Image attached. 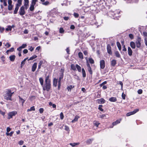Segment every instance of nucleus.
Returning <instances> with one entry per match:
<instances>
[{
  "label": "nucleus",
  "instance_id": "obj_1",
  "mask_svg": "<svg viewBox=\"0 0 147 147\" xmlns=\"http://www.w3.org/2000/svg\"><path fill=\"white\" fill-rule=\"evenodd\" d=\"M43 90H46L49 91L51 88V80L49 79V76L46 77L45 79V85L42 86Z\"/></svg>",
  "mask_w": 147,
  "mask_h": 147
},
{
  "label": "nucleus",
  "instance_id": "obj_2",
  "mask_svg": "<svg viewBox=\"0 0 147 147\" xmlns=\"http://www.w3.org/2000/svg\"><path fill=\"white\" fill-rule=\"evenodd\" d=\"M13 93V92H11L10 90H7L6 91V94L4 95L5 98L7 100H12L11 99V97Z\"/></svg>",
  "mask_w": 147,
  "mask_h": 147
},
{
  "label": "nucleus",
  "instance_id": "obj_3",
  "mask_svg": "<svg viewBox=\"0 0 147 147\" xmlns=\"http://www.w3.org/2000/svg\"><path fill=\"white\" fill-rule=\"evenodd\" d=\"M22 0H18L17 1L18 3L16 5V7L13 13L14 14H16L17 13L19 7L22 5Z\"/></svg>",
  "mask_w": 147,
  "mask_h": 147
},
{
  "label": "nucleus",
  "instance_id": "obj_4",
  "mask_svg": "<svg viewBox=\"0 0 147 147\" xmlns=\"http://www.w3.org/2000/svg\"><path fill=\"white\" fill-rule=\"evenodd\" d=\"M141 38L140 37H138L137 38V39L136 41L135 42V43L136 45V46L138 48H140L141 46Z\"/></svg>",
  "mask_w": 147,
  "mask_h": 147
},
{
  "label": "nucleus",
  "instance_id": "obj_5",
  "mask_svg": "<svg viewBox=\"0 0 147 147\" xmlns=\"http://www.w3.org/2000/svg\"><path fill=\"white\" fill-rule=\"evenodd\" d=\"M17 114V112L15 111H13L9 112L8 113V118L10 119L13 116H15Z\"/></svg>",
  "mask_w": 147,
  "mask_h": 147
},
{
  "label": "nucleus",
  "instance_id": "obj_6",
  "mask_svg": "<svg viewBox=\"0 0 147 147\" xmlns=\"http://www.w3.org/2000/svg\"><path fill=\"white\" fill-rule=\"evenodd\" d=\"M85 59H86V61H87V62H86L87 63V66L88 67V68H87L88 70V71H89V72L91 74H92V70L90 66V65L88 62V59H87V57H86Z\"/></svg>",
  "mask_w": 147,
  "mask_h": 147
},
{
  "label": "nucleus",
  "instance_id": "obj_7",
  "mask_svg": "<svg viewBox=\"0 0 147 147\" xmlns=\"http://www.w3.org/2000/svg\"><path fill=\"white\" fill-rule=\"evenodd\" d=\"M20 14L21 16H23L25 14L24 7L23 6H22L20 10Z\"/></svg>",
  "mask_w": 147,
  "mask_h": 147
},
{
  "label": "nucleus",
  "instance_id": "obj_8",
  "mask_svg": "<svg viewBox=\"0 0 147 147\" xmlns=\"http://www.w3.org/2000/svg\"><path fill=\"white\" fill-rule=\"evenodd\" d=\"M139 110L138 109H135L133 111H131L127 113V114L126 115L127 116H129L131 115L134 114L136 112H138L139 111Z\"/></svg>",
  "mask_w": 147,
  "mask_h": 147
},
{
  "label": "nucleus",
  "instance_id": "obj_9",
  "mask_svg": "<svg viewBox=\"0 0 147 147\" xmlns=\"http://www.w3.org/2000/svg\"><path fill=\"white\" fill-rule=\"evenodd\" d=\"M61 73L60 75L59 79L58 82H61V79H63V76L64 69H61Z\"/></svg>",
  "mask_w": 147,
  "mask_h": 147
},
{
  "label": "nucleus",
  "instance_id": "obj_10",
  "mask_svg": "<svg viewBox=\"0 0 147 147\" xmlns=\"http://www.w3.org/2000/svg\"><path fill=\"white\" fill-rule=\"evenodd\" d=\"M100 68L103 69L105 66V62L104 60H101L100 62Z\"/></svg>",
  "mask_w": 147,
  "mask_h": 147
},
{
  "label": "nucleus",
  "instance_id": "obj_11",
  "mask_svg": "<svg viewBox=\"0 0 147 147\" xmlns=\"http://www.w3.org/2000/svg\"><path fill=\"white\" fill-rule=\"evenodd\" d=\"M117 13L118 14H119L118 11H114V12H113L112 11H110L108 13V14H109V15H110V16H114V15H115Z\"/></svg>",
  "mask_w": 147,
  "mask_h": 147
},
{
  "label": "nucleus",
  "instance_id": "obj_12",
  "mask_svg": "<svg viewBox=\"0 0 147 147\" xmlns=\"http://www.w3.org/2000/svg\"><path fill=\"white\" fill-rule=\"evenodd\" d=\"M121 121V119H119V120H117L113 122L112 123V126H110V128H112L113 127V126L114 125H116L117 124L119 123L120 122V121Z\"/></svg>",
  "mask_w": 147,
  "mask_h": 147
},
{
  "label": "nucleus",
  "instance_id": "obj_13",
  "mask_svg": "<svg viewBox=\"0 0 147 147\" xmlns=\"http://www.w3.org/2000/svg\"><path fill=\"white\" fill-rule=\"evenodd\" d=\"M107 49L108 53L111 55L112 54V52L111 51V47L109 45H108L107 46Z\"/></svg>",
  "mask_w": 147,
  "mask_h": 147
},
{
  "label": "nucleus",
  "instance_id": "obj_14",
  "mask_svg": "<svg viewBox=\"0 0 147 147\" xmlns=\"http://www.w3.org/2000/svg\"><path fill=\"white\" fill-rule=\"evenodd\" d=\"M37 64L36 63H35L32 65V71L34 72L35 71L37 67Z\"/></svg>",
  "mask_w": 147,
  "mask_h": 147
},
{
  "label": "nucleus",
  "instance_id": "obj_15",
  "mask_svg": "<svg viewBox=\"0 0 147 147\" xmlns=\"http://www.w3.org/2000/svg\"><path fill=\"white\" fill-rule=\"evenodd\" d=\"M16 58V56L14 55H11L9 57L10 60L11 61L13 62Z\"/></svg>",
  "mask_w": 147,
  "mask_h": 147
},
{
  "label": "nucleus",
  "instance_id": "obj_16",
  "mask_svg": "<svg viewBox=\"0 0 147 147\" xmlns=\"http://www.w3.org/2000/svg\"><path fill=\"white\" fill-rule=\"evenodd\" d=\"M105 102V100L103 98H101L98 100V102L99 104H103Z\"/></svg>",
  "mask_w": 147,
  "mask_h": 147
},
{
  "label": "nucleus",
  "instance_id": "obj_17",
  "mask_svg": "<svg viewBox=\"0 0 147 147\" xmlns=\"http://www.w3.org/2000/svg\"><path fill=\"white\" fill-rule=\"evenodd\" d=\"M128 55L130 56H131L132 54V51L131 49L129 47H128Z\"/></svg>",
  "mask_w": 147,
  "mask_h": 147
},
{
  "label": "nucleus",
  "instance_id": "obj_18",
  "mask_svg": "<svg viewBox=\"0 0 147 147\" xmlns=\"http://www.w3.org/2000/svg\"><path fill=\"white\" fill-rule=\"evenodd\" d=\"M57 79L55 78L53 79V85L55 87H56L57 86Z\"/></svg>",
  "mask_w": 147,
  "mask_h": 147
},
{
  "label": "nucleus",
  "instance_id": "obj_19",
  "mask_svg": "<svg viewBox=\"0 0 147 147\" xmlns=\"http://www.w3.org/2000/svg\"><path fill=\"white\" fill-rule=\"evenodd\" d=\"M130 45L131 47L133 49L135 48V44L133 42H131L130 43Z\"/></svg>",
  "mask_w": 147,
  "mask_h": 147
},
{
  "label": "nucleus",
  "instance_id": "obj_20",
  "mask_svg": "<svg viewBox=\"0 0 147 147\" xmlns=\"http://www.w3.org/2000/svg\"><path fill=\"white\" fill-rule=\"evenodd\" d=\"M79 118V117L78 116H76L74 119L72 121V123H74L78 121V119Z\"/></svg>",
  "mask_w": 147,
  "mask_h": 147
},
{
  "label": "nucleus",
  "instance_id": "obj_21",
  "mask_svg": "<svg viewBox=\"0 0 147 147\" xmlns=\"http://www.w3.org/2000/svg\"><path fill=\"white\" fill-rule=\"evenodd\" d=\"M109 100L111 102H114L117 100V99L116 97H112L109 99Z\"/></svg>",
  "mask_w": 147,
  "mask_h": 147
},
{
  "label": "nucleus",
  "instance_id": "obj_22",
  "mask_svg": "<svg viewBox=\"0 0 147 147\" xmlns=\"http://www.w3.org/2000/svg\"><path fill=\"white\" fill-rule=\"evenodd\" d=\"M116 63V61L115 60L113 59L111 61V64L113 66H114Z\"/></svg>",
  "mask_w": 147,
  "mask_h": 147
},
{
  "label": "nucleus",
  "instance_id": "obj_23",
  "mask_svg": "<svg viewBox=\"0 0 147 147\" xmlns=\"http://www.w3.org/2000/svg\"><path fill=\"white\" fill-rule=\"evenodd\" d=\"M82 73L83 77L85 78L86 77V74L84 68L82 69Z\"/></svg>",
  "mask_w": 147,
  "mask_h": 147
},
{
  "label": "nucleus",
  "instance_id": "obj_24",
  "mask_svg": "<svg viewBox=\"0 0 147 147\" xmlns=\"http://www.w3.org/2000/svg\"><path fill=\"white\" fill-rule=\"evenodd\" d=\"M35 5L31 3V4L30 7V11H32L34 9V6Z\"/></svg>",
  "mask_w": 147,
  "mask_h": 147
},
{
  "label": "nucleus",
  "instance_id": "obj_25",
  "mask_svg": "<svg viewBox=\"0 0 147 147\" xmlns=\"http://www.w3.org/2000/svg\"><path fill=\"white\" fill-rule=\"evenodd\" d=\"M93 140V139H88L86 141V143L87 144H90L92 143Z\"/></svg>",
  "mask_w": 147,
  "mask_h": 147
},
{
  "label": "nucleus",
  "instance_id": "obj_26",
  "mask_svg": "<svg viewBox=\"0 0 147 147\" xmlns=\"http://www.w3.org/2000/svg\"><path fill=\"white\" fill-rule=\"evenodd\" d=\"M18 97L20 101L22 103V105H23L25 100H24L23 98H22L20 96H19Z\"/></svg>",
  "mask_w": 147,
  "mask_h": 147
},
{
  "label": "nucleus",
  "instance_id": "obj_27",
  "mask_svg": "<svg viewBox=\"0 0 147 147\" xmlns=\"http://www.w3.org/2000/svg\"><path fill=\"white\" fill-rule=\"evenodd\" d=\"M94 125L96 126V127H98L99 125L100 124V123L99 122L96 121H94L93 122Z\"/></svg>",
  "mask_w": 147,
  "mask_h": 147
},
{
  "label": "nucleus",
  "instance_id": "obj_28",
  "mask_svg": "<svg viewBox=\"0 0 147 147\" xmlns=\"http://www.w3.org/2000/svg\"><path fill=\"white\" fill-rule=\"evenodd\" d=\"M117 45L119 50L120 51L121 49V46L120 43L118 42H117Z\"/></svg>",
  "mask_w": 147,
  "mask_h": 147
},
{
  "label": "nucleus",
  "instance_id": "obj_29",
  "mask_svg": "<svg viewBox=\"0 0 147 147\" xmlns=\"http://www.w3.org/2000/svg\"><path fill=\"white\" fill-rule=\"evenodd\" d=\"M79 57L81 59H83V56L82 53L81 52H80L78 54Z\"/></svg>",
  "mask_w": 147,
  "mask_h": 147
},
{
  "label": "nucleus",
  "instance_id": "obj_30",
  "mask_svg": "<svg viewBox=\"0 0 147 147\" xmlns=\"http://www.w3.org/2000/svg\"><path fill=\"white\" fill-rule=\"evenodd\" d=\"M71 69L74 71H75L76 70V66H75L73 64H72L71 65Z\"/></svg>",
  "mask_w": 147,
  "mask_h": 147
},
{
  "label": "nucleus",
  "instance_id": "obj_31",
  "mask_svg": "<svg viewBox=\"0 0 147 147\" xmlns=\"http://www.w3.org/2000/svg\"><path fill=\"white\" fill-rule=\"evenodd\" d=\"M76 68H77L78 71L79 72H80L81 71V67L78 64L76 65Z\"/></svg>",
  "mask_w": 147,
  "mask_h": 147
},
{
  "label": "nucleus",
  "instance_id": "obj_32",
  "mask_svg": "<svg viewBox=\"0 0 147 147\" xmlns=\"http://www.w3.org/2000/svg\"><path fill=\"white\" fill-rule=\"evenodd\" d=\"M39 81H40V84L42 86H43V79L42 78H39Z\"/></svg>",
  "mask_w": 147,
  "mask_h": 147
},
{
  "label": "nucleus",
  "instance_id": "obj_33",
  "mask_svg": "<svg viewBox=\"0 0 147 147\" xmlns=\"http://www.w3.org/2000/svg\"><path fill=\"white\" fill-rule=\"evenodd\" d=\"M115 54L116 55V56L118 57V58H119L120 57V55L119 54V52H118V51H116L115 52Z\"/></svg>",
  "mask_w": 147,
  "mask_h": 147
},
{
  "label": "nucleus",
  "instance_id": "obj_34",
  "mask_svg": "<svg viewBox=\"0 0 147 147\" xmlns=\"http://www.w3.org/2000/svg\"><path fill=\"white\" fill-rule=\"evenodd\" d=\"M35 109L34 106H32L30 108V109H28L27 110V111L28 112L30 111H34Z\"/></svg>",
  "mask_w": 147,
  "mask_h": 147
},
{
  "label": "nucleus",
  "instance_id": "obj_35",
  "mask_svg": "<svg viewBox=\"0 0 147 147\" xmlns=\"http://www.w3.org/2000/svg\"><path fill=\"white\" fill-rule=\"evenodd\" d=\"M74 87V86H72V85H70L68 87H67V89L68 90V91H71V89H72Z\"/></svg>",
  "mask_w": 147,
  "mask_h": 147
},
{
  "label": "nucleus",
  "instance_id": "obj_36",
  "mask_svg": "<svg viewBox=\"0 0 147 147\" xmlns=\"http://www.w3.org/2000/svg\"><path fill=\"white\" fill-rule=\"evenodd\" d=\"M29 2H24V5L25 7V9H27L28 7L29 6Z\"/></svg>",
  "mask_w": 147,
  "mask_h": 147
},
{
  "label": "nucleus",
  "instance_id": "obj_37",
  "mask_svg": "<svg viewBox=\"0 0 147 147\" xmlns=\"http://www.w3.org/2000/svg\"><path fill=\"white\" fill-rule=\"evenodd\" d=\"M37 57V56L36 55H34L32 57H31L29 59H28V60H32L34 59L35 58Z\"/></svg>",
  "mask_w": 147,
  "mask_h": 147
},
{
  "label": "nucleus",
  "instance_id": "obj_38",
  "mask_svg": "<svg viewBox=\"0 0 147 147\" xmlns=\"http://www.w3.org/2000/svg\"><path fill=\"white\" fill-rule=\"evenodd\" d=\"M89 62L91 64H93L94 63V60L92 58H89Z\"/></svg>",
  "mask_w": 147,
  "mask_h": 147
},
{
  "label": "nucleus",
  "instance_id": "obj_39",
  "mask_svg": "<svg viewBox=\"0 0 147 147\" xmlns=\"http://www.w3.org/2000/svg\"><path fill=\"white\" fill-rule=\"evenodd\" d=\"M12 27L11 26H9L6 29V30L7 31L10 30L11 31L12 29Z\"/></svg>",
  "mask_w": 147,
  "mask_h": 147
},
{
  "label": "nucleus",
  "instance_id": "obj_40",
  "mask_svg": "<svg viewBox=\"0 0 147 147\" xmlns=\"http://www.w3.org/2000/svg\"><path fill=\"white\" fill-rule=\"evenodd\" d=\"M64 129L67 131H69V127L66 126L65 125L64 126Z\"/></svg>",
  "mask_w": 147,
  "mask_h": 147
},
{
  "label": "nucleus",
  "instance_id": "obj_41",
  "mask_svg": "<svg viewBox=\"0 0 147 147\" xmlns=\"http://www.w3.org/2000/svg\"><path fill=\"white\" fill-rule=\"evenodd\" d=\"M60 118L61 119H63L64 118V115L62 112H61L60 114Z\"/></svg>",
  "mask_w": 147,
  "mask_h": 147
},
{
  "label": "nucleus",
  "instance_id": "obj_42",
  "mask_svg": "<svg viewBox=\"0 0 147 147\" xmlns=\"http://www.w3.org/2000/svg\"><path fill=\"white\" fill-rule=\"evenodd\" d=\"M42 4L44 5H47L49 4V2L48 1H46L45 2H43L42 3Z\"/></svg>",
  "mask_w": 147,
  "mask_h": 147
},
{
  "label": "nucleus",
  "instance_id": "obj_43",
  "mask_svg": "<svg viewBox=\"0 0 147 147\" xmlns=\"http://www.w3.org/2000/svg\"><path fill=\"white\" fill-rule=\"evenodd\" d=\"M5 45L7 48H8L11 46V45L9 42H7Z\"/></svg>",
  "mask_w": 147,
  "mask_h": 147
},
{
  "label": "nucleus",
  "instance_id": "obj_44",
  "mask_svg": "<svg viewBox=\"0 0 147 147\" xmlns=\"http://www.w3.org/2000/svg\"><path fill=\"white\" fill-rule=\"evenodd\" d=\"M38 1V0H32L31 3L35 5L36 3Z\"/></svg>",
  "mask_w": 147,
  "mask_h": 147
},
{
  "label": "nucleus",
  "instance_id": "obj_45",
  "mask_svg": "<svg viewBox=\"0 0 147 147\" xmlns=\"http://www.w3.org/2000/svg\"><path fill=\"white\" fill-rule=\"evenodd\" d=\"M102 105H99L98 107V109L102 111H103V109L102 108Z\"/></svg>",
  "mask_w": 147,
  "mask_h": 147
},
{
  "label": "nucleus",
  "instance_id": "obj_46",
  "mask_svg": "<svg viewBox=\"0 0 147 147\" xmlns=\"http://www.w3.org/2000/svg\"><path fill=\"white\" fill-rule=\"evenodd\" d=\"M42 64V62L41 61H40L38 65V69H39L41 68V66Z\"/></svg>",
  "mask_w": 147,
  "mask_h": 147
},
{
  "label": "nucleus",
  "instance_id": "obj_47",
  "mask_svg": "<svg viewBox=\"0 0 147 147\" xmlns=\"http://www.w3.org/2000/svg\"><path fill=\"white\" fill-rule=\"evenodd\" d=\"M69 144L72 146H74L77 145L78 144L76 143H70Z\"/></svg>",
  "mask_w": 147,
  "mask_h": 147
},
{
  "label": "nucleus",
  "instance_id": "obj_48",
  "mask_svg": "<svg viewBox=\"0 0 147 147\" xmlns=\"http://www.w3.org/2000/svg\"><path fill=\"white\" fill-rule=\"evenodd\" d=\"M64 32V30L63 28H60L59 29V32L61 33H63Z\"/></svg>",
  "mask_w": 147,
  "mask_h": 147
},
{
  "label": "nucleus",
  "instance_id": "obj_49",
  "mask_svg": "<svg viewBox=\"0 0 147 147\" xmlns=\"http://www.w3.org/2000/svg\"><path fill=\"white\" fill-rule=\"evenodd\" d=\"M13 6L12 5H8V9L9 10H11L12 9Z\"/></svg>",
  "mask_w": 147,
  "mask_h": 147
},
{
  "label": "nucleus",
  "instance_id": "obj_50",
  "mask_svg": "<svg viewBox=\"0 0 147 147\" xmlns=\"http://www.w3.org/2000/svg\"><path fill=\"white\" fill-rule=\"evenodd\" d=\"M100 117L101 118H106V115L105 114H102L100 116Z\"/></svg>",
  "mask_w": 147,
  "mask_h": 147
},
{
  "label": "nucleus",
  "instance_id": "obj_51",
  "mask_svg": "<svg viewBox=\"0 0 147 147\" xmlns=\"http://www.w3.org/2000/svg\"><path fill=\"white\" fill-rule=\"evenodd\" d=\"M29 98L30 100L32 101L35 98V97L34 96H32L30 97Z\"/></svg>",
  "mask_w": 147,
  "mask_h": 147
},
{
  "label": "nucleus",
  "instance_id": "obj_52",
  "mask_svg": "<svg viewBox=\"0 0 147 147\" xmlns=\"http://www.w3.org/2000/svg\"><path fill=\"white\" fill-rule=\"evenodd\" d=\"M74 16L76 18H77L79 16V14L77 13H74Z\"/></svg>",
  "mask_w": 147,
  "mask_h": 147
},
{
  "label": "nucleus",
  "instance_id": "obj_53",
  "mask_svg": "<svg viewBox=\"0 0 147 147\" xmlns=\"http://www.w3.org/2000/svg\"><path fill=\"white\" fill-rule=\"evenodd\" d=\"M138 93L139 94H141L142 93V89H139L138 91Z\"/></svg>",
  "mask_w": 147,
  "mask_h": 147
},
{
  "label": "nucleus",
  "instance_id": "obj_54",
  "mask_svg": "<svg viewBox=\"0 0 147 147\" xmlns=\"http://www.w3.org/2000/svg\"><path fill=\"white\" fill-rule=\"evenodd\" d=\"M26 46H27V45L26 44H23L20 47H21V48H22V49H23V48H25L26 47Z\"/></svg>",
  "mask_w": 147,
  "mask_h": 147
},
{
  "label": "nucleus",
  "instance_id": "obj_55",
  "mask_svg": "<svg viewBox=\"0 0 147 147\" xmlns=\"http://www.w3.org/2000/svg\"><path fill=\"white\" fill-rule=\"evenodd\" d=\"M4 28L3 27H1L0 26V31L1 32H2L4 30Z\"/></svg>",
  "mask_w": 147,
  "mask_h": 147
},
{
  "label": "nucleus",
  "instance_id": "obj_56",
  "mask_svg": "<svg viewBox=\"0 0 147 147\" xmlns=\"http://www.w3.org/2000/svg\"><path fill=\"white\" fill-rule=\"evenodd\" d=\"M125 94H124L123 93L122 94V98L123 99H125Z\"/></svg>",
  "mask_w": 147,
  "mask_h": 147
},
{
  "label": "nucleus",
  "instance_id": "obj_57",
  "mask_svg": "<svg viewBox=\"0 0 147 147\" xmlns=\"http://www.w3.org/2000/svg\"><path fill=\"white\" fill-rule=\"evenodd\" d=\"M143 36L145 37H146L147 36V33L145 32H143Z\"/></svg>",
  "mask_w": 147,
  "mask_h": 147
},
{
  "label": "nucleus",
  "instance_id": "obj_58",
  "mask_svg": "<svg viewBox=\"0 0 147 147\" xmlns=\"http://www.w3.org/2000/svg\"><path fill=\"white\" fill-rule=\"evenodd\" d=\"M3 3L4 5L5 6H6L7 5V4L6 2V0H3Z\"/></svg>",
  "mask_w": 147,
  "mask_h": 147
},
{
  "label": "nucleus",
  "instance_id": "obj_59",
  "mask_svg": "<svg viewBox=\"0 0 147 147\" xmlns=\"http://www.w3.org/2000/svg\"><path fill=\"white\" fill-rule=\"evenodd\" d=\"M44 111V109L43 108H41L39 109V112L40 113H43Z\"/></svg>",
  "mask_w": 147,
  "mask_h": 147
},
{
  "label": "nucleus",
  "instance_id": "obj_60",
  "mask_svg": "<svg viewBox=\"0 0 147 147\" xmlns=\"http://www.w3.org/2000/svg\"><path fill=\"white\" fill-rule=\"evenodd\" d=\"M8 2L9 5H12V1L11 0H8Z\"/></svg>",
  "mask_w": 147,
  "mask_h": 147
},
{
  "label": "nucleus",
  "instance_id": "obj_61",
  "mask_svg": "<svg viewBox=\"0 0 147 147\" xmlns=\"http://www.w3.org/2000/svg\"><path fill=\"white\" fill-rule=\"evenodd\" d=\"M129 38L131 39H132L134 38V36L132 34H129Z\"/></svg>",
  "mask_w": 147,
  "mask_h": 147
},
{
  "label": "nucleus",
  "instance_id": "obj_62",
  "mask_svg": "<svg viewBox=\"0 0 147 147\" xmlns=\"http://www.w3.org/2000/svg\"><path fill=\"white\" fill-rule=\"evenodd\" d=\"M5 57L4 56H2L1 57V59L2 61H3V62L5 61Z\"/></svg>",
  "mask_w": 147,
  "mask_h": 147
},
{
  "label": "nucleus",
  "instance_id": "obj_63",
  "mask_svg": "<svg viewBox=\"0 0 147 147\" xmlns=\"http://www.w3.org/2000/svg\"><path fill=\"white\" fill-rule=\"evenodd\" d=\"M144 42L145 45L147 46V38L145 37L144 38Z\"/></svg>",
  "mask_w": 147,
  "mask_h": 147
},
{
  "label": "nucleus",
  "instance_id": "obj_64",
  "mask_svg": "<svg viewBox=\"0 0 147 147\" xmlns=\"http://www.w3.org/2000/svg\"><path fill=\"white\" fill-rule=\"evenodd\" d=\"M23 143L24 142L22 140L18 142V144L20 145H22L23 144Z\"/></svg>",
  "mask_w": 147,
  "mask_h": 147
}]
</instances>
